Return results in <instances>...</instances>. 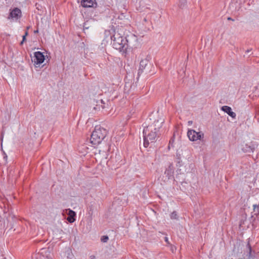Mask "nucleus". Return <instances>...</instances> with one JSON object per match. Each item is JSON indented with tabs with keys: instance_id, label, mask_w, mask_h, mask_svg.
<instances>
[{
	"instance_id": "nucleus-1",
	"label": "nucleus",
	"mask_w": 259,
	"mask_h": 259,
	"mask_svg": "<svg viewBox=\"0 0 259 259\" xmlns=\"http://www.w3.org/2000/svg\"><path fill=\"white\" fill-rule=\"evenodd\" d=\"M111 44L113 47L122 53H126L128 47V40L118 31H115L111 36Z\"/></svg>"
},
{
	"instance_id": "nucleus-2",
	"label": "nucleus",
	"mask_w": 259,
	"mask_h": 259,
	"mask_svg": "<svg viewBox=\"0 0 259 259\" xmlns=\"http://www.w3.org/2000/svg\"><path fill=\"white\" fill-rule=\"evenodd\" d=\"M144 146L147 148L150 143H154L159 137V132L154 130L153 126H147L143 130Z\"/></svg>"
},
{
	"instance_id": "nucleus-3",
	"label": "nucleus",
	"mask_w": 259,
	"mask_h": 259,
	"mask_svg": "<svg viewBox=\"0 0 259 259\" xmlns=\"http://www.w3.org/2000/svg\"><path fill=\"white\" fill-rule=\"evenodd\" d=\"M107 131L100 126H96L91 136V143L94 145L100 144L106 137Z\"/></svg>"
},
{
	"instance_id": "nucleus-4",
	"label": "nucleus",
	"mask_w": 259,
	"mask_h": 259,
	"mask_svg": "<svg viewBox=\"0 0 259 259\" xmlns=\"http://www.w3.org/2000/svg\"><path fill=\"white\" fill-rule=\"evenodd\" d=\"M154 68L152 64L149 62V61L147 59H143L140 63V67L139 69V74L142 73L144 71L146 73H154V71H152L151 69H149L150 68Z\"/></svg>"
},
{
	"instance_id": "nucleus-5",
	"label": "nucleus",
	"mask_w": 259,
	"mask_h": 259,
	"mask_svg": "<svg viewBox=\"0 0 259 259\" xmlns=\"http://www.w3.org/2000/svg\"><path fill=\"white\" fill-rule=\"evenodd\" d=\"M174 166L172 163H168L166 167L164 176L160 177L161 180L163 182H166L169 179L174 178Z\"/></svg>"
},
{
	"instance_id": "nucleus-6",
	"label": "nucleus",
	"mask_w": 259,
	"mask_h": 259,
	"mask_svg": "<svg viewBox=\"0 0 259 259\" xmlns=\"http://www.w3.org/2000/svg\"><path fill=\"white\" fill-rule=\"evenodd\" d=\"M187 136L190 141H196L203 138L204 134L201 132H197L193 130H189L187 132Z\"/></svg>"
},
{
	"instance_id": "nucleus-7",
	"label": "nucleus",
	"mask_w": 259,
	"mask_h": 259,
	"mask_svg": "<svg viewBox=\"0 0 259 259\" xmlns=\"http://www.w3.org/2000/svg\"><path fill=\"white\" fill-rule=\"evenodd\" d=\"M258 144L255 141H251L248 144L241 145V149L244 153H252L257 148Z\"/></svg>"
},
{
	"instance_id": "nucleus-8",
	"label": "nucleus",
	"mask_w": 259,
	"mask_h": 259,
	"mask_svg": "<svg viewBox=\"0 0 259 259\" xmlns=\"http://www.w3.org/2000/svg\"><path fill=\"white\" fill-rule=\"evenodd\" d=\"M45 59V56L41 52L38 51L34 53L33 59L32 61L34 63L36 67H38L42 64Z\"/></svg>"
},
{
	"instance_id": "nucleus-9",
	"label": "nucleus",
	"mask_w": 259,
	"mask_h": 259,
	"mask_svg": "<svg viewBox=\"0 0 259 259\" xmlns=\"http://www.w3.org/2000/svg\"><path fill=\"white\" fill-rule=\"evenodd\" d=\"M21 16L22 12L21 10L18 8H14L12 10H10V13L8 19L17 20L21 17Z\"/></svg>"
},
{
	"instance_id": "nucleus-10",
	"label": "nucleus",
	"mask_w": 259,
	"mask_h": 259,
	"mask_svg": "<svg viewBox=\"0 0 259 259\" xmlns=\"http://www.w3.org/2000/svg\"><path fill=\"white\" fill-rule=\"evenodd\" d=\"M77 2L80 3L81 6L83 8H96L98 6L96 0H77Z\"/></svg>"
},
{
	"instance_id": "nucleus-11",
	"label": "nucleus",
	"mask_w": 259,
	"mask_h": 259,
	"mask_svg": "<svg viewBox=\"0 0 259 259\" xmlns=\"http://www.w3.org/2000/svg\"><path fill=\"white\" fill-rule=\"evenodd\" d=\"M164 122V119L159 118V119L156 120L154 122L149 126H153V129L159 132L160 128L162 127V124Z\"/></svg>"
},
{
	"instance_id": "nucleus-12",
	"label": "nucleus",
	"mask_w": 259,
	"mask_h": 259,
	"mask_svg": "<svg viewBox=\"0 0 259 259\" xmlns=\"http://www.w3.org/2000/svg\"><path fill=\"white\" fill-rule=\"evenodd\" d=\"M66 212L68 214L67 220L70 223L74 222L75 221V212L70 209H66Z\"/></svg>"
},
{
	"instance_id": "nucleus-13",
	"label": "nucleus",
	"mask_w": 259,
	"mask_h": 259,
	"mask_svg": "<svg viewBox=\"0 0 259 259\" xmlns=\"http://www.w3.org/2000/svg\"><path fill=\"white\" fill-rule=\"evenodd\" d=\"M221 109L225 112L227 113L229 116L233 118H235L236 114L235 112H233L230 107L228 106H224L222 107Z\"/></svg>"
},
{
	"instance_id": "nucleus-14",
	"label": "nucleus",
	"mask_w": 259,
	"mask_h": 259,
	"mask_svg": "<svg viewBox=\"0 0 259 259\" xmlns=\"http://www.w3.org/2000/svg\"><path fill=\"white\" fill-rule=\"evenodd\" d=\"M170 218L171 219H175L178 220V217L177 213L176 211H173L170 215Z\"/></svg>"
},
{
	"instance_id": "nucleus-15",
	"label": "nucleus",
	"mask_w": 259,
	"mask_h": 259,
	"mask_svg": "<svg viewBox=\"0 0 259 259\" xmlns=\"http://www.w3.org/2000/svg\"><path fill=\"white\" fill-rule=\"evenodd\" d=\"M253 206L254 214L257 215L258 214H259V206L256 204H254Z\"/></svg>"
},
{
	"instance_id": "nucleus-16",
	"label": "nucleus",
	"mask_w": 259,
	"mask_h": 259,
	"mask_svg": "<svg viewBox=\"0 0 259 259\" xmlns=\"http://www.w3.org/2000/svg\"><path fill=\"white\" fill-rule=\"evenodd\" d=\"M247 247L249 249L248 256L250 257L252 255H251L252 249H251V245H250V242H249V240H248V242H247Z\"/></svg>"
},
{
	"instance_id": "nucleus-17",
	"label": "nucleus",
	"mask_w": 259,
	"mask_h": 259,
	"mask_svg": "<svg viewBox=\"0 0 259 259\" xmlns=\"http://www.w3.org/2000/svg\"><path fill=\"white\" fill-rule=\"evenodd\" d=\"M109 240V237L107 235H104L101 237V241L102 242H107Z\"/></svg>"
},
{
	"instance_id": "nucleus-18",
	"label": "nucleus",
	"mask_w": 259,
	"mask_h": 259,
	"mask_svg": "<svg viewBox=\"0 0 259 259\" xmlns=\"http://www.w3.org/2000/svg\"><path fill=\"white\" fill-rule=\"evenodd\" d=\"M182 160H181V158L180 157H178L177 158V163H179V165L177 166H181L182 165L181 164Z\"/></svg>"
},
{
	"instance_id": "nucleus-19",
	"label": "nucleus",
	"mask_w": 259,
	"mask_h": 259,
	"mask_svg": "<svg viewBox=\"0 0 259 259\" xmlns=\"http://www.w3.org/2000/svg\"><path fill=\"white\" fill-rule=\"evenodd\" d=\"M174 140L171 139L169 142V145L168 146V149H170V145L172 146V144L174 143Z\"/></svg>"
},
{
	"instance_id": "nucleus-20",
	"label": "nucleus",
	"mask_w": 259,
	"mask_h": 259,
	"mask_svg": "<svg viewBox=\"0 0 259 259\" xmlns=\"http://www.w3.org/2000/svg\"><path fill=\"white\" fill-rule=\"evenodd\" d=\"M26 36H24V35H23V36H22V40L20 42V45H22L23 44V42L26 41Z\"/></svg>"
},
{
	"instance_id": "nucleus-21",
	"label": "nucleus",
	"mask_w": 259,
	"mask_h": 259,
	"mask_svg": "<svg viewBox=\"0 0 259 259\" xmlns=\"http://www.w3.org/2000/svg\"><path fill=\"white\" fill-rule=\"evenodd\" d=\"M185 6V3H181L179 5V7L180 8H183Z\"/></svg>"
},
{
	"instance_id": "nucleus-22",
	"label": "nucleus",
	"mask_w": 259,
	"mask_h": 259,
	"mask_svg": "<svg viewBox=\"0 0 259 259\" xmlns=\"http://www.w3.org/2000/svg\"><path fill=\"white\" fill-rule=\"evenodd\" d=\"M259 115V107L256 109V114H255V117H256L257 115Z\"/></svg>"
},
{
	"instance_id": "nucleus-23",
	"label": "nucleus",
	"mask_w": 259,
	"mask_h": 259,
	"mask_svg": "<svg viewBox=\"0 0 259 259\" xmlns=\"http://www.w3.org/2000/svg\"><path fill=\"white\" fill-rule=\"evenodd\" d=\"M4 158L6 160H7V154L5 153V152H4Z\"/></svg>"
},
{
	"instance_id": "nucleus-24",
	"label": "nucleus",
	"mask_w": 259,
	"mask_h": 259,
	"mask_svg": "<svg viewBox=\"0 0 259 259\" xmlns=\"http://www.w3.org/2000/svg\"><path fill=\"white\" fill-rule=\"evenodd\" d=\"M90 259H96V256L94 255H92L90 256Z\"/></svg>"
},
{
	"instance_id": "nucleus-25",
	"label": "nucleus",
	"mask_w": 259,
	"mask_h": 259,
	"mask_svg": "<svg viewBox=\"0 0 259 259\" xmlns=\"http://www.w3.org/2000/svg\"><path fill=\"white\" fill-rule=\"evenodd\" d=\"M227 20H231L232 21H234V19H232L231 17H228L227 18Z\"/></svg>"
},
{
	"instance_id": "nucleus-26",
	"label": "nucleus",
	"mask_w": 259,
	"mask_h": 259,
	"mask_svg": "<svg viewBox=\"0 0 259 259\" xmlns=\"http://www.w3.org/2000/svg\"><path fill=\"white\" fill-rule=\"evenodd\" d=\"M164 240L166 242L168 243V238L167 237H165L164 238Z\"/></svg>"
},
{
	"instance_id": "nucleus-27",
	"label": "nucleus",
	"mask_w": 259,
	"mask_h": 259,
	"mask_svg": "<svg viewBox=\"0 0 259 259\" xmlns=\"http://www.w3.org/2000/svg\"><path fill=\"white\" fill-rule=\"evenodd\" d=\"M28 35V31H26L24 35L25 36H27Z\"/></svg>"
},
{
	"instance_id": "nucleus-28",
	"label": "nucleus",
	"mask_w": 259,
	"mask_h": 259,
	"mask_svg": "<svg viewBox=\"0 0 259 259\" xmlns=\"http://www.w3.org/2000/svg\"><path fill=\"white\" fill-rule=\"evenodd\" d=\"M125 17V16H124L123 14H122V15H121V17H120L119 16H118V18L119 19H122V17Z\"/></svg>"
},
{
	"instance_id": "nucleus-29",
	"label": "nucleus",
	"mask_w": 259,
	"mask_h": 259,
	"mask_svg": "<svg viewBox=\"0 0 259 259\" xmlns=\"http://www.w3.org/2000/svg\"><path fill=\"white\" fill-rule=\"evenodd\" d=\"M192 122H193L192 121H188V124L190 125V124H192Z\"/></svg>"
},
{
	"instance_id": "nucleus-30",
	"label": "nucleus",
	"mask_w": 259,
	"mask_h": 259,
	"mask_svg": "<svg viewBox=\"0 0 259 259\" xmlns=\"http://www.w3.org/2000/svg\"><path fill=\"white\" fill-rule=\"evenodd\" d=\"M38 30H36L34 31V33H38Z\"/></svg>"
},
{
	"instance_id": "nucleus-31",
	"label": "nucleus",
	"mask_w": 259,
	"mask_h": 259,
	"mask_svg": "<svg viewBox=\"0 0 259 259\" xmlns=\"http://www.w3.org/2000/svg\"><path fill=\"white\" fill-rule=\"evenodd\" d=\"M30 28V26H27V28H26V31H28V30Z\"/></svg>"
},
{
	"instance_id": "nucleus-32",
	"label": "nucleus",
	"mask_w": 259,
	"mask_h": 259,
	"mask_svg": "<svg viewBox=\"0 0 259 259\" xmlns=\"http://www.w3.org/2000/svg\"><path fill=\"white\" fill-rule=\"evenodd\" d=\"M3 135H2L1 136V140L3 141Z\"/></svg>"
},
{
	"instance_id": "nucleus-33",
	"label": "nucleus",
	"mask_w": 259,
	"mask_h": 259,
	"mask_svg": "<svg viewBox=\"0 0 259 259\" xmlns=\"http://www.w3.org/2000/svg\"><path fill=\"white\" fill-rule=\"evenodd\" d=\"M250 52V50H247L246 51V53H249Z\"/></svg>"
},
{
	"instance_id": "nucleus-34",
	"label": "nucleus",
	"mask_w": 259,
	"mask_h": 259,
	"mask_svg": "<svg viewBox=\"0 0 259 259\" xmlns=\"http://www.w3.org/2000/svg\"><path fill=\"white\" fill-rule=\"evenodd\" d=\"M83 27H84V28H87V29L88 28V27H86L85 26V25H83Z\"/></svg>"
}]
</instances>
